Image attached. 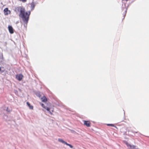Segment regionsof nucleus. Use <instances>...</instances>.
Wrapping results in <instances>:
<instances>
[{
    "label": "nucleus",
    "instance_id": "obj_1",
    "mask_svg": "<svg viewBox=\"0 0 149 149\" xmlns=\"http://www.w3.org/2000/svg\"><path fill=\"white\" fill-rule=\"evenodd\" d=\"M15 10L17 13L19 12V17L22 18L24 27L26 28L29 19L30 11L26 12L24 8L21 6L15 7Z\"/></svg>",
    "mask_w": 149,
    "mask_h": 149
},
{
    "label": "nucleus",
    "instance_id": "obj_2",
    "mask_svg": "<svg viewBox=\"0 0 149 149\" xmlns=\"http://www.w3.org/2000/svg\"><path fill=\"white\" fill-rule=\"evenodd\" d=\"M125 144L128 148V149H139L136 146L129 144L127 142L125 143Z\"/></svg>",
    "mask_w": 149,
    "mask_h": 149
},
{
    "label": "nucleus",
    "instance_id": "obj_3",
    "mask_svg": "<svg viewBox=\"0 0 149 149\" xmlns=\"http://www.w3.org/2000/svg\"><path fill=\"white\" fill-rule=\"evenodd\" d=\"M23 77V75L22 74H17L16 75V78L19 81H20L22 80Z\"/></svg>",
    "mask_w": 149,
    "mask_h": 149
},
{
    "label": "nucleus",
    "instance_id": "obj_4",
    "mask_svg": "<svg viewBox=\"0 0 149 149\" xmlns=\"http://www.w3.org/2000/svg\"><path fill=\"white\" fill-rule=\"evenodd\" d=\"M4 12L5 15H8L10 13V10H8V8H6L4 10Z\"/></svg>",
    "mask_w": 149,
    "mask_h": 149
},
{
    "label": "nucleus",
    "instance_id": "obj_5",
    "mask_svg": "<svg viewBox=\"0 0 149 149\" xmlns=\"http://www.w3.org/2000/svg\"><path fill=\"white\" fill-rule=\"evenodd\" d=\"M8 29L9 31V32L10 33H13L14 32V31L13 29L12 26H8Z\"/></svg>",
    "mask_w": 149,
    "mask_h": 149
},
{
    "label": "nucleus",
    "instance_id": "obj_6",
    "mask_svg": "<svg viewBox=\"0 0 149 149\" xmlns=\"http://www.w3.org/2000/svg\"><path fill=\"white\" fill-rule=\"evenodd\" d=\"M84 125H86L88 127L91 126V123L88 121L85 120L84 121Z\"/></svg>",
    "mask_w": 149,
    "mask_h": 149
},
{
    "label": "nucleus",
    "instance_id": "obj_7",
    "mask_svg": "<svg viewBox=\"0 0 149 149\" xmlns=\"http://www.w3.org/2000/svg\"><path fill=\"white\" fill-rule=\"evenodd\" d=\"M44 109H46L50 114H51V115L52 114V113L50 110V108L47 106H46L44 108Z\"/></svg>",
    "mask_w": 149,
    "mask_h": 149
},
{
    "label": "nucleus",
    "instance_id": "obj_8",
    "mask_svg": "<svg viewBox=\"0 0 149 149\" xmlns=\"http://www.w3.org/2000/svg\"><path fill=\"white\" fill-rule=\"evenodd\" d=\"M26 104L27 106L29 107L30 109H33V106L31 105L30 104L29 102H27Z\"/></svg>",
    "mask_w": 149,
    "mask_h": 149
},
{
    "label": "nucleus",
    "instance_id": "obj_9",
    "mask_svg": "<svg viewBox=\"0 0 149 149\" xmlns=\"http://www.w3.org/2000/svg\"><path fill=\"white\" fill-rule=\"evenodd\" d=\"M30 4L31 5V10H33L34 9L35 6L34 3L33 2H32Z\"/></svg>",
    "mask_w": 149,
    "mask_h": 149
},
{
    "label": "nucleus",
    "instance_id": "obj_10",
    "mask_svg": "<svg viewBox=\"0 0 149 149\" xmlns=\"http://www.w3.org/2000/svg\"><path fill=\"white\" fill-rule=\"evenodd\" d=\"M41 99L42 102H45L47 101V99L45 96H44L43 97L41 98Z\"/></svg>",
    "mask_w": 149,
    "mask_h": 149
},
{
    "label": "nucleus",
    "instance_id": "obj_11",
    "mask_svg": "<svg viewBox=\"0 0 149 149\" xmlns=\"http://www.w3.org/2000/svg\"><path fill=\"white\" fill-rule=\"evenodd\" d=\"M4 60V58L3 57V56L2 55V56H0V63H1L3 62Z\"/></svg>",
    "mask_w": 149,
    "mask_h": 149
},
{
    "label": "nucleus",
    "instance_id": "obj_12",
    "mask_svg": "<svg viewBox=\"0 0 149 149\" xmlns=\"http://www.w3.org/2000/svg\"><path fill=\"white\" fill-rule=\"evenodd\" d=\"M36 95L38 96L39 97H40L41 96V95L40 94V92L39 91L37 92L36 93Z\"/></svg>",
    "mask_w": 149,
    "mask_h": 149
},
{
    "label": "nucleus",
    "instance_id": "obj_13",
    "mask_svg": "<svg viewBox=\"0 0 149 149\" xmlns=\"http://www.w3.org/2000/svg\"><path fill=\"white\" fill-rule=\"evenodd\" d=\"M58 140L59 142H61L63 143H64L65 142V141L61 139H58Z\"/></svg>",
    "mask_w": 149,
    "mask_h": 149
},
{
    "label": "nucleus",
    "instance_id": "obj_14",
    "mask_svg": "<svg viewBox=\"0 0 149 149\" xmlns=\"http://www.w3.org/2000/svg\"><path fill=\"white\" fill-rule=\"evenodd\" d=\"M107 125L109 126H111L112 127H115V126L113 124H107Z\"/></svg>",
    "mask_w": 149,
    "mask_h": 149
},
{
    "label": "nucleus",
    "instance_id": "obj_15",
    "mask_svg": "<svg viewBox=\"0 0 149 149\" xmlns=\"http://www.w3.org/2000/svg\"><path fill=\"white\" fill-rule=\"evenodd\" d=\"M41 105L42 106V107H43V108H45V107H46V106H45L44 104H42V103L41 104Z\"/></svg>",
    "mask_w": 149,
    "mask_h": 149
},
{
    "label": "nucleus",
    "instance_id": "obj_16",
    "mask_svg": "<svg viewBox=\"0 0 149 149\" xmlns=\"http://www.w3.org/2000/svg\"><path fill=\"white\" fill-rule=\"evenodd\" d=\"M68 146H69L71 148H73V146L70 144Z\"/></svg>",
    "mask_w": 149,
    "mask_h": 149
},
{
    "label": "nucleus",
    "instance_id": "obj_17",
    "mask_svg": "<svg viewBox=\"0 0 149 149\" xmlns=\"http://www.w3.org/2000/svg\"><path fill=\"white\" fill-rule=\"evenodd\" d=\"M65 144H66V145L67 146H69V145L70 144H69V143H67L65 141V143H64Z\"/></svg>",
    "mask_w": 149,
    "mask_h": 149
},
{
    "label": "nucleus",
    "instance_id": "obj_18",
    "mask_svg": "<svg viewBox=\"0 0 149 149\" xmlns=\"http://www.w3.org/2000/svg\"><path fill=\"white\" fill-rule=\"evenodd\" d=\"M1 67H0V72H1L2 73V72H3V71L1 70Z\"/></svg>",
    "mask_w": 149,
    "mask_h": 149
},
{
    "label": "nucleus",
    "instance_id": "obj_19",
    "mask_svg": "<svg viewBox=\"0 0 149 149\" xmlns=\"http://www.w3.org/2000/svg\"><path fill=\"white\" fill-rule=\"evenodd\" d=\"M19 0L20 1H22L24 2H26V0Z\"/></svg>",
    "mask_w": 149,
    "mask_h": 149
},
{
    "label": "nucleus",
    "instance_id": "obj_20",
    "mask_svg": "<svg viewBox=\"0 0 149 149\" xmlns=\"http://www.w3.org/2000/svg\"><path fill=\"white\" fill-rule=\"evenodd\" d=\"M127 10V9H126V10L125 11V14H126V13Z\"/></svg>",
    "mask_w": 149,
    "mask_h": 149
},
{
    "label": "nucleus",
    "instance_id": "obj_21",
    "mask_svg": "<svg viewBox=\"0 0 149 149\" xmlns=\"http://www.w3.org/2000/svg\"><path fill=\"white\" fill-rule=\"evenodd\" d=\"M6 110H7V111H8V108Z\"/></svg>",
    "mask_w": 149,
    "mask_h": 149
},
{
    "label": "nucleus",
    "instance_id": "obj_22",
    "mask_svg": "<svg viewBox=\"0 0 149 149\" xmlns=\"http://www.w3.org/2000/svg\"><path fill=\"white\" fill-rule=\"evenodd\" d=\"M6 110H7V111H8V108Z\"/></svg>",
    "mask_w": 149,
    "mask_h": 149
},
{
    "label": "nucleus",
    "instance_id": "obj_23",
    "mask_svg": "<svg viewBox=\"0 0 149 149\" xmlns=\"http://www.w3.org/2000/svg\"><path fill=\"white\" fill-rule=\"evenodd\" d=\"M6 110H7V111H8V108Z\"/></svg>",
    "mask_w": 149,
    "mask_h": 149
},
{
    "label": "nucleus",
    "instance_id": "obj_24",
    "mask_svg": "<svg viewBox=\"0 0 149 149\" xmlns=\"http://www.w3.org/2000/svg\"><path fill=\"white\" fill-rule=\"evenodd\" d=\"M123 110L124 111V116H125V112L124 110Z\"/></svg>",
    "mask_w": 149,
    "mask_h": 149
},
{
    "label": "nucleus",
    "instance_id": "obj_25",
    "mask_svg": "<svg viewBox=\"0 0 149 149\" xmlns=\"http://www.w3.org/2000/svg\"><path fill=\"white\" fill-rule=\"evenodd\" d=\"M52 111L53 112V110H52Z\"/></svg>",
    "mask_w": 149,
    "mask_h": 149
}]
</instances>
